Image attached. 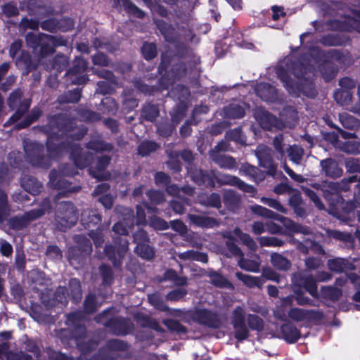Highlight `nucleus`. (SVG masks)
I'll return each instance as SVG.
<instances>
[{"label":"nucleus","instance_id":"1","mask_svg":"<svg viewBox=\"0 0 360 360\" xmlns=\"http://www.w3.org/2000/svg\"><path fill=\"white\" fill-rule=\"evenodd\" d=\"M77 215L74 205L70 202L61 204L56 214V221L60 225V229L65 231L75 224Z\"/></svg>","mask_w":360,"mask_h":360},{"label":"nucleus","instance_id":"2","mask_svg":"<svg viewBox=\"0 0 360 360\" xmlns=\"http://www.w3.org/2000/svg\"><path fill=\"white\" fill-rule=\"evenodd\" d=\"M251 210L256 214L259 216L274 219L275 220L279 221L283 224L287 228L292 229H294V224L290 219L280 216L270 210L266 209L261 205H253L251 207Z\"/></svg>","mask_w":360,"mask_h":360},{"label":"nucleus","instance_id":"3","mask_svg":"<svg viewBox=\"0 0 360 360\" xmlns=\"http://www.w3.org/2000/svg\"><path fill=\"white\" fill-rule=\"evenodd\" d=\"M255 117L261 127L266 129H272L274 127L281 128L282 126L281 123L275 116L266 111H258L255 115Z\"/></svg>","mask_w":360,"mask_h":360},{"label":"nucleus","instance_id":"4","mask_svg":"<svg viewBox=\"0 0 360 360\" xmlns=\"http://www.w3.org/2000/svg\"><path fill=\"white\" fill-rule=\"evenodd\" d=\"M127 248L128 243L125 240L121 239L120 244L117 247L116 250H115V248L109 245L105 247V252L109 259L113 260L114 265L118 266L120 263V259L123 257L124 253L127 250Z\"/></svg>","mask_w":360,"mask_h":360},{"label":"nucleus","instance_id":"5","mask_svg":"<svg viewBox=\"0 0 360 360\" xmlns=\"http://www.w3.org/2000/svg\"><path fill=\"white\" fill-rule=\"evenodd\" d=\"M269 149L266 147L259 146L257 153L260 165L268 169V173L272 176L276 175V167L271 160L269 158Z\"/></svg>","mask_w":360,"mask_h":360},{"label":"nucleus","instance_id":"6","mask_svg":"<svg viewBox=\"0 0 360 360\" xmlns=\"http://www.w3.org/2000/svg\"><path fill=\"white\" fill-rule=\"evenodd\" d=\"M256 94L263 100L272 102L276 98L275 88L269 84L260 83L255 88Z\"/></svg>","mask_w":360,"mask_h":360},{"label":"nucleus","instance_id":"7","mask_svg":"<svg viewBox=\"0 0 360 360\" xmlns=\"http://www.w3.org/2000/svg\"><path fill=\"white\" fill-rule=\"evenodd\" d=\"M124 214L123 220L126 224V226L123 225L122 222H118L113 226V231L120 235H127L129 233V230L133 225L134 219L132 217V212L129 209H124Z\"/></svg>","mask_w":360,"mask_h":360},{"label":"nucleus","instance_id":"8","mask_svg":"<svg viewBox=\"0 0 360 360\" xmlns=\"http://www.w3.org/2000/svg\"><path fill=\"white\" fill-rule=\"evenodd\" d=\"M335 147L341 149L348 153H360V143L355 140H348L342 143L339 140H335L333 142Z\"/></svg>","mask_w":360,"mask_h":360},{"label":"nucleus","instance_id":"9","mask_svg":"<svg viewBox=\"0 0 360 360\" xmlns=\"http://www.w3.org/2000/svg\"><path fill=\"white\" fill-rule=\"evenodd\" d=\"M188 218L191 223L197 226L211 228L217 225V222L213 218L195 214H190Z\"/></svg>","mask_w":360,"mask_h":360},{"label":"nucleus","instance_id":"10","mask_svg":"<svg viewBox=\"0 0 360 360\" xmlns=\"http://www.w3.org/2000/svg\"><path fill=\"white\" fill-rule=\"evenodd\" d=\"M321 165L326 174L329 176L337 177L340 176L342 173L337 162L332 159L322 160Z\"/></svg>","mask_w":360,"mask_h":360},{"label":"nucleus","instance_id":"11","mask_svg":"<svg viewBox=\"0 0 360 360\" xmlns=\"http://www.w3.org/2000/svg\"><path fill=\"white\" fill-rule=\"evenodd\" d=\"M281 332L283 338L290 343L296 342L300 336V331L290 323L284 324L281 328Z\"/></svg>","mask_w":360,"mask_h":360},{"label":"nucleus","instance_id":"12","mask_svg":"<svg viewBox=\"0 0 360 360\" xmlns=\"http://www.w3.org/2000/svg\"><path fill=\"white\" fill-rule=\"evenodd\" d=\"M195 318L202 324L211 327H217L218 324L214 320L215 315L207 310H199L196 311Z\"/></svg>","mask_w":360,"mask_h":360},{"label":"nucleus","instance_id":"13","mask_svg":"<svg viewBox=\"0 0 360 360\" xmlns=\"http://www.w3.org/2000/svg\"><path fill=\"white\" fill-rule=\"evenodd\" d=\"M81 220L84 226L90 229L100 223L101 217L94 211H85L82 214Z\"/></svg>","mask_w":360,"mask_h":360},{"label":"nucleus","instance_id":"14","mask_svg":"<svg viewBox=\"0 0 360 360\" xmlns=\"http://www.w3.org/2000/svg\"><path fill=\"white\" fill-rule=\"evenodd\" d=\"M224 180L221 179V181L227 184L236 186L241 190H243L245 192L254 193H255V188L253 186L248 185L243 181H241L239 179H238L236 176H229L226 175L224 176Z\"/></svg>","mask_w":360,"mask_h":360},{"label":"nucleus","instance_id":"15","mask_svg":"<svg viewBox=\"0 0 360 360\" xmlns=\"http://www.w3.org/2000/svg\"><path fill=\"white\" fill-rule=\"evenodd\" d=\"M328 265L330 270L337 272L343 271L351 268L349 262L342 258L330 259L328 261Z\"/></svg>","mask_w":360,"mask_h":360},{"label":"nucleus","instance_id":"16","mask_svg":"<svg viewBox=\"0 0 360 360\" xmlns=\"http://www.w3.org/2000/svg\"><path fill=\"white\" fill-rule=\"evenodd\" d=\"M22 186L27 192L32 195L38 193L41 188V183L33 177L28 178L22 181Z\"/></svg>","mask_w":360,"mask_h":360},{"label":"nucleus","instance_id":"17","mask_svg":"<svg viewBox=\"0 0 360 360\" xmlns=\"http://www.w3.org/2000/svg\"><path fill=\"white\" fill-rule=\"evenodd\" d=\"M312 311L298 308L292 309L289 313V317L296 321L308 320L311 317Z\"/></svg>","mask_w":360,"mask_h":360},{"label":"nucleus","instance_id":"18","mask_svg":"<svg viewBox=\"0 0 360 360\" xmlns=\"http://www.w3.org/2000/svg\"><path fill=\"white\" fill-rule=\"evenodd\" d=\"M179 257L183 259L195 260L205 263L207 262V257L205 254L196 252L194 250H188L179 255Z\"/></svg>","mask_w":360,"mask_h":360},{"label":"nucleus","instance_id":"19","mask_svg":"<svg viewBox=\"0 0 360 360\" xmlns=\"http://www.w3.org/2000/svg\"><path fill=\"white\" fill-rule=\"evenodd\" d=\"M301 284L304 286L307 291L313 296H317V286L315 280L311 276H305L302 278Z\"/></svg>","mask_w":360,"mask_h":360},{"label":"nucleus","instance_id":"20","mask_svg":"<svg viewBox=\"0 0 360 360\" xmlns=\"http://www.w3.org/2000/svg\"><path fill=\"white\" fill-rule=\"evenodd\" d=\"M136 253L143 259H150L154 257V250L146 243H140L136 247Z\"/></svg>","mask_w":360,"mask_h":360},{"label":"nucleus","instance_id":"21","mask_svg":"<svg viewBox=\"0 0 360 360\" xmlns=\"http://www.w3.org/2000/svg\"><path fill=\"white\" fill-rule=\"evenodd\" d=\"M272 264L278 269L286 270L290 266L289 261L279 254L274 253L271 255Z\"/></svg>","mask_w":360,"mask_h":360},{"label":"nucleus","instance_id":"22","mask_svg":"<svg viewBox=\"0 0 360 360\" xmlns=\"http://www.w3.org/2000/svg\"><path fill=\"white\" fill-rule=\"evenodd\" d=\"M233 233L250 250H256L257 245H256L255 242L253 240V239L249 235L242 233L239 229H234Z\"/></svg>","mask_w":360,"mask_h":360},{"label":"nucleus","instance_id":"23","mask_svg":"<svg viewBox=\"0 0 360 360\" xmlns=\"http://www.w3.org/2000/svg\"><path fill=\"white\" fill-rule=\"evenodd\" d=\"M288 155L290 160L295 164H300L304 154L303 149L298 146H293L288 149Z\"/></svg>","mask_w":360,"mask_h":360},{"label":"nucleus","instance_id":"24","mask_svg":"<svg viewBox=\"0 0 360 360\" xmlns=\"http://www.w3.org/2000/svg\"><path fill=\"white\" fill-rule=\"evenodd\" d=\"M235 338L240 340H244L248 337V330L245 323L233 324Z\"/></svg>","mask_w":360,"mask_h":360},{"label":"nucleus","instance_id":"25","mask_svg":"<svg viewBox=\"0 0 360 360\" xmlns=\"http://www.w3.org/2000/svg\"><path fill=\"white\" fill-rule=\"evenodd\" d=\"M149 302L157 309L162 311H169V308L157 294L148 295Z\"/></svg>","mask_w":360,"mask_h":360},{"label":"nucleus","instance_id":"26","mask_svg":"<svg viewBox=\"0 0 360 360\" xmlns=\"http://www.w3.org/2000/svg\"><path fill=\"white\" fill-rule=\"evenodd\" d=\"M226 114L233 118H241L245 115V110L243 106L233 103L227 108Z\"/></svg>","mask_w":360,"mask_h":360},{"label":"nucleus","instance_id":"27","mask_svg":"<svg viewBox=\"0 0 360 360\" xmlns=\"http://www.w3.org/2000/svg\"><path fill=\"white\" fill-rule=\"evenodd\" d=\"M343 126L349 129H358L360 127V122L352 115H342L340 117Z\"/></svg>","mask_w":360,"mask_h":360},{"label":"nucleus","instance_id":"28","mask_svg":"<svg viewBox=\"0 0 360 360\" xmlns=\"http://www.w3.org/2000/svg\"><path fill=\"white\" fill-rule=\"evenodd\" d=\"M158 145L152 141H144L139 146V153L143 156L148 155L158 148Z\"/></svg>","mask_w":360,"mask_h":360},{"label":"nucleus","instance_id":"29","mask_svg":"<svg viewBox=\"0 0 360 360\" xmlns=\"http://www.w3.org/2000/svg\"><path fill=\"white\" fill-rule=\"evenodd\" d=\"M277 75L278 77L281 79V80L283 82L284 86H285L288 92L290 94L295 93L293 84L289 79L288 75L286 74L284 70L278 68L277 70Z\"/></svg>","mask_w":360,"mask_h":360},{"label":"nucleus","instance_id":"30","mask_svg":"<svg viewBox=\"0 0 360 360\" xmlns=\"http://www.w3.org/2000/svg\"><path fill=\"white\" fill-rule=\"evenodd\" d=\"M41 112L39 109H34L32 111L31 115L26 117V120L23 122L18 123L15 125L17 129H22L28 127L31 123L36 120L40 116Z\"/></svg>","mask_w":360,"mask_h":360},{"label":"nucleus","instance_id":"31","mask_svg":"<svg viewBox=\"0 0 360 360\" xmlns=\"http://www.w3.org/2000/svg\"><path fill=\"white\" fill-rule=\"evenodd\" d=\"M239 266L247 271L257 272L259 271V262L241 258L238 261Z\"/></svg>","mask_w":360,"mask_h":360},{"label":"nucleus","instance_id":"32","mask_svg":"<svg viewBox=\"0 0 360 360\" xmlns=\"http://www.w3.org/2000/svg\"><path fill=\"white\" fill-rule=\"evenodd\" d=\"M258 240L262 246L278 247L283 245V242L276 237H259Z\"/></svg>","mask_w":360,"mask_h":360},{"label":"nucleus","instance_id":"33","mask_svg":"<svg viewBox=\"0 0 360 360\" xmlns=\"http://www.w3.org/2000/svg\"><path fill=\"white\" fill-rule=\"evenodd\" d=\"M144 58L147 60L153 58L157 55L156 47L152 43H145L142 48Z\"/></svg>","mask_w":360,"mask_h":360},{"label":"nucleus","instance_id":"34","mask_svg":"<svg viewBox=\"0 0 360 360\" xmlns=\"http://www.w3.org/2000/svg\"><path fill=\"white\" fill-rule=\"evenodd\" d=\"M322 293L326 297L335 300L340 297L341 291L337 288L328 286L322 288Z\"/></svg>","mask_w":360,"mask_h":360},{"label":"nucleus","instance_id":"35","mask_svg":"<svg viewBox=\"0 0 360 360\" xmlns=\"http://www.w3.org/2000/svg\"><path fill=\"white\" fill-rule=\"evenodd\" d=\"M248 323L249 326L253 330H261L263 328L262 320L256 315H249L248 316Z\"/></svg>","mask_w":360,"mask_h":360},{"label":"nucleus","instance_id":"36","mask_svg":"<svg viewBox=\"0 0 360 360\" xmlns=\"http://www.w3.org/2000/svg\"><path fill=\"white\" fill-rule=\"evenodd\" d=\"M231 323L232 324L245 323V311L242 307H238L234 309L231 317Z\"/></svg>","mask_w":360,"mask_h":360},{"label":"nucleus","instance_id":"37","mask_svg":"<svg viewBox=\"0 0 360 360\" xmlns=\"http://www.w3.org/2000/svg\"><path fill=\"white\" fill-rule=\"evenodd\" d=\"M359 279L360 278L359 277V276L354 274H351L349 275H345L338 278L336 280V284L337 285L342 286L345 283V282L347 280H349L352 283L354 284L356 286L359 285Z\"/></svg>","mask_w":360,"mask_h":360},{"label":"nucleus","instance_id":"38","mask_svg":"<svg viewBox=\"0 0 360 360\" xmlns=\"http://www.w3.org/2000/svg\"><path fill=\"white\" fill-rule=\"evenodd\" d=\"M236 276L242 281L245 285L252 287L259 284V279L250 275L243 274L242 273H236Z\"/></svg>","mask_w":360,"mask_h":360},{"label":"nucleus","instance_id":"39","mask_svg":"<svg viewBox=\"0 0 360 360\" xmlns=\"http://www.w3.org/2000/svg\"><path fill=\"white\" fill-rule=\"evenodd\" d=\"M122 4L127 11L129 13H132L139 18L143 16V13L128 0H122Z\"/></svg>","mask_w":360,"mask_h":360},{"label":"nucleus","instance_id":"40","mask_svg":"<svg viewBox=\"0 0 360 360\" xmlns=\"http://www.w3.org/2000/svg\"><path fill=\"white\" fill-rule=\"evenodd\" d=\"M303 191L306 195H307L315 204L316 207L319 210H323L324 205L320 200L319 198L316 194L309 188H303Z\"/></svg>","mask_w":360,"mask_h":360},{"label":"nucleus","instance_id":"41","mask_svg":"<svg viewBox=\"0 0 360 360\" xmlns=\"http://www.w3.org/2000/svg\"><path fill=\"white\" fill-rule=\"evenodd\" d=\"M261 201L263 203L266 204V205H268L274 209L277 210L278 211H280L281 212H286L285 208L283 207V206L279 202H278L277 200H276L274 199L262 198L261 199Z\"/></svg>","mask_w":360,"mask_h":360},{"label":"nucleus","instance_id":"42","mask_svg":"<svg viewBox=\"0 0 360 360\" xmlns=\"http://www.w3.org/2000/svg\"><path fill=\"white\" fill-rule=\"evenodd\" d=\"M150 225L158 230H165L169 227L165 220L156 217L150 219Z\"/></svg>","mask_w":360,"mask_h":360},{"label":"nucleus","instance_id":"43","mask_svg":"<svg viewBox=\"0 0 360 360\" xmlns=\"http://www.w3.org/2000/svg\"><path fill=\"white\" fill-rule=\"evenodd\" d=\"M186 294V290L182 288H179L169 292L167 295V298L171 301H176L182 298Z\"/></svg>","mask_w":360,"mask_h":360},{"label":"nucleus","instance_id":"44","mask_svg":"<svg viewBox=\"0 0 360 360\" xmlns=\"http://www.w3.org/2000/svg\"><path fill=\"white\" fill-rule=\"evenodd\" d=\"M108 348L110 351L124 350L127 348V345L120 340H112L108 343Z\"/></svg>","mask_w":360,"mask_h":360},{"label":"nucleus","instance_id":"45","mask_svg":"<svg viewBox=\"0 0 360 360\" xmlns=\"http://www.w3.org/2000/svg\"><path fill=\"white\" fill-rule=\"evenodd\" d=\"M76 65L74 66L72 70L68 72V75H74L77 73L84 72L86 68V63L85 60L82 58H78L76 60Z\"/></svg>","mask_w":360,"mask_h":360},{"label":"nucleus","instance_id":"46","mask_svg":"<svg viewBox=\"0 0 360 360\" xmlns=\"http://www.w3.org/2000/svg\"><path fill=\"white\" fill-rule=\"evenodd\" d=\"M70 285L72 289V292H74L73 299L75 301H77L82 297V292L80 289L79 282L77 279H72L70 282Z\"/></svg>","mask_w":360,"mask_h":360},{"label":"nucleus","instance_id":"47","mask_svg":"<svg viewBox=\"0 0 360 360\" xmlns=\"http://www.w3.org/2000/svg\"><path fill=\"white\" fill-rule=\"evenodd\" d=\"M201 203L208 206L219 207L220 206V198L218 194L212 193L207 197V201H200Z\"/></svg>","mask_w":360,"mask_h":360},{"label":"nucleus","instance_id":"48","mask_svg":"<svg viewBox=\"0 0 360 360\" xmlns=\"http://www.w3.org/2000/svg\"><path fill=\"white\" fill-rule=\"evenodd\" d=\"M335 99L342 105L347 103V100L349 101L351 96L348 91H340L335 93Z\"/></svg>","mask_w":360,"mask_h":360},{"label":"nucleus","instance_id":"49","mask_svg":"<svg viewBox=\"0 0 360 360\" xmlns=\"http://www.w3.org/2000/svg\"><path fill=\"white\" fill-rule=\"evenodd\" d=\"M143 115L150 121H153L158 115V112L155 106H148L143 110Z\"/></svg>","mask_w":360,"mask_h":360},{"label":"nucleus","instance_id":"50","mask_svg":"<svg viewBox=\"0 0 360 360\" xmlns=\"http://www.w3.org/2000/svg\"><path fill=\"white\" fill-rule=\"evenodd\" d=\"M211 282L217 286L223 287L228 285V281L221 275L214 273L210 276Z\"/></svg>","mask_w":360,"mask_h":360},{"label":"nucleus","instance_id":"51","mask_svg":"<svg viewBox=\"0 0 360 360\" xmlns=\"http://www.w3.org/2000/svg\"><path fill=\"white\" fill-rule=\"evenodd\" d=\"M30 162L34 165L41 167H47L49 165V159L41 158V157H39V155L38 154L36 156L30 159Z\"/></svg>","mask_w":360,"mask_h":360},{"label":"nucleus","instance_id":"52","mask_svg":"<svg viewBox=\"0 0 360 360\" xmlns=\"http://www.w3.org/2000/svg\"><path fill=\"white\" fill-rule=\"evenodd\" d=\"M30 104L28 103H23L18 110L11 117L10 121L15 122L18 121L22 115L28 110Z\"/></svg>","mask_w":360,"mask_h":360},{"label":"nucleus","instance_id":"53","mask_svg":"<svg viewBox=\"0 0 360 360\" xmlns=\"http://www.w3.org/2000/svg\"><path fill=\"white\" fill-rule=\"evenodd\" d=\"M262 276L269 280H271L273 281L279 282L280 281V276L274 270L270 268H267L264 269Z\"/></svg>","mask_w":360,"mask_h":360},{"label":"nucleus","instance_id":"54","mask_svg":"<svg viewBox=\"0 0 360 360\" xmlns=\"http://www.w3.org/2000/svg\"><path fill=\"white\" fill-rule=\"evenodd\" d=\"M147 195L152 202L158 204L164 200L163 194L160 191H150Z\"/></svg>","mask_w":360,"mask_h":360},{"label":"nucleus","instance_id":"55","mask_svg":"<svg viewBox=\"0 0 360 360\" xmlns=\"http://www.w3.org/2000/svg\"><path fill=\"white\" fill-rule=\"evenodd\" d=\"M85 310L87 312H92L95 308V296L92 294L89 295L84 302Z\"/></svg>","mask_w":360,"mask_h":360},{"label":"nucleus","instance_id":"56","mask_svg":"<svg viewBox=\"0 0 360 360\" xmlns=\"http://www.w3.org/2000/svg\"><path fill=\"white\" fill-rule=\"evenodd\" d=\"M0 250L2 255L8 257L13 252L12 246L10 243L4 240H0Z\"/></svg>","mask_w":360,"mask_h":360},{"label":"nucleus","instance_id":"57","mask_svg":"<svg viewBox=\"0 0 360 360\" xmlns=\"http://www.w3.org/2000/svg\"><path fill=\"white\" fill-rule=\"evenodd\" d=\"M217 162L221 167H225V168H231L235 165L233 159L231 157H226V156L221 157L217 160Z\"/></svg>","mask_w":360,"mask_h":360},{"label":"nucleus","instance_id":"58","mask_svg":"<svg viewBox=\"0 0 360 360\" xmlns=\"http://www.w3.org/2000/svg\"><path fill=\"white\" fill-rule=\"evenodd\" d=\"M6 195L4 193L0 192V221L3 219L6 213Z\"/></svg>","mask_w":360,"mask_h":360},{"label":"nucleus","instance_id":"59","mask_svg":"<svg viewBox=\"0 0 360 360\" xmlns=\"http://www.w3.org/2000/svg\"><path fill=\"white\" fill-rule=\"evenodd\" d=\"M171 226H172V229H174L176 232L179 233L181 235H184L186 232V226L181 221H178V220L172 221L171 222Z\"/></svg>","mask_w":360,"mask_h":360},{"label":"nucleus","instance_id":"60","mask_svg":"<svg viewBox=\"0 0 360 360\" xmlns=\"http://www.w3.org/2000/svg\"><path fill=\"white\" fill-rule=\"evenodd\" d=\"M134 242L138 245L140 243H146L147 236L143 230H139L134 236Z\"/></svg>","mask_w":360,"mask_h":360},{"label":"nucleus","instance_id":"61","mask_svg":"<svg viewBox=\"0 0 360 360\" xmlns=\"http://www.w3.org/2000/svg\"><path fill=\"white\" fill-rule=\"evenodd\" d=\"M100 269L103 277L104 283H108L112 278V272L110 269L107 266L103 265L101 266Z\"/></svg>","mask_w":360,"mask_h":360},{"label":"nucleus","instance_id":"62","mask_svg":"<svg viewBox=\"0 0 360 360\" xmlns=\"http://www.w3.org/2000/svg\"><path fill=\"white\" fill-rule=\"evenodd\" d=\"M146 216L144 210L140 205L136 207V223L138 224H146Z\"/></svg>","mask_w":360,"mask_h":360},{"label":"nucleus","instance_id":"63","mask_svg":"<svg viewBox=\"0 0 360 360\" xmlns=\"http://www.w3.org/2000/svg\"><path fill=\"white\" fill-rule=\"evenodd\" d=\"M44 214V211L42 210H32L25 214V218L27 221H31L38 218Z\"/></svg>","mask_w":360,"mask_h":360},{"label":"nucleus","instance_id":"64","mask_svg":"<svg viewBox=\"0 0 360 360\" xmlns=\"http://www.w3.org/2000/svg\"><path fill=\"white\" fill-rule=\"evenodd\" d=\"M75 153L76 152H75L72 154V155H73L75 163L77 165V167H78L79 168H82L89 164V160L88 158H85L84 160H83L82 157L75 156Z\"/></svg>","mask_w":360,"mask_h":360}]
</instances>
